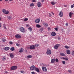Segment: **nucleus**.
Listing matches in <instances>:
<instances>
[{
    "instance_id": "f03ea898",
    "label": "nucleus",
    "mask_w": 74,
    "mask_h": 74,
    "mask_svg": "<svg viewBox=\"0 0 74 74\" xmlns=\"http://www.w3.org/2000/svg\"><path fill=\"white\" fill-rule=\"evenodd\" d=\"M2 12L3 14H5L6 15L9 14V11H8V10L6 11V10L5 9L3 10Z\"/></svg>"
},
{
    "instance_id": "c85d7f7f",
    "label": "nucleus",
    "mask_w": 74,
    "mask_h": 74,
    "mask_svg": "<svg viewBox=\"0 0 74 74\" xmlns=\"http://www.w3.org/2000/svg\"><path fill=\"white\" fill-rule=\"evenodd\" d=\"M34 3H32L30 5V7H33V6H34Z\"/></svg>"
},
{
    "instance_id": "69168bd1",
    "label": "nucleus",
    "mask_w": 74,
    "mask_h": 74,
    "mask_svg": "<svg viewBox=\"0 0 74 74\" xmlns=\"http://www.w3.org/2000/svg\"><path fill=\"white\" fill-rule=\"evenodd\" d=\"M58 40H60V38H58Z\"/></svg>"
},
{
    "instance_id": "774afa93",
    "label": "nucleus",
    "mask_w": 74,
    "mask_h": 74,
    "mask_svg": "<svg viewBox=\"0 0 74 74\" xmlns=\"http://www.w3.org/2000/svg\"><path fill=\"white\" fill-rule=\"evenodd\" d=\"M0 68H1V67H0Z\"/></svg>"
},
{
    "instance_id": "f257e3e1",
    "label": "nucleus",
    "mask_w": 74,
    "mask_h": 74,
    "mask_svg": "<svg viewBox=\"0 0 74 74\" xmlns=\"http://www.w3.org/2000/svg\"><path fill=\"white\" fill-rule=\"evenodd\" d=\"M20 30L22 33H25L26 32V30L25 28L22 27H21L19 28Z\"/></svg>"
},
{
    "instance_id": "7c9ffc66",
    "label": "nucleus",
    "mask_w": 74,
    "mask_h": 74,
    "mask_svg": "<svg viewBox=\"0 0 74 74\" xmlns=\"http://www.w3.org/2000/svg\"><path fill=\"white\" fill-rule=\"evenodd\" d=\"M65 48H66V49H69V48H70V47H68L67 45H66L65 46Z\"/></svg>"
},
{
    "instance_id": "8fccbe9b",
    "label": "nucleus",
    "mask_w": 74,
    "mask_h": 74,
    "mask_svg": "<svg viewBox=\"0 0 74 74\" xmlns=\"http://www.w3.org/2000/svg\"><path fill=\"white\" fill-rule=\"evenodd\" d=\"M4 28L5 29H7V28L5 27V26H4Z\"/></svg>"
},
{
    "instance_id": "5fc2aeb1",
    "label": "nucleus",
    "mask_w": 74,
    "mask_h": 74,
    "mask_svg": "<svg viewBox=\"0 0 74 74\" xmlns=\"http://www.w3.org/2000/svg\"><path fill=\"white\" fill-rule=\"evenodd\" d=\"M62 58L63 59H65V58H64V57H62Z\"/></svg>"
},
{
    "instance_id": "20e7f679",
    "label": "nucleus",
    "mask_w": 74,
    "mask_h": 74,
    "mask_svg": "<svg viewBox=\"0 0 74 74\" xmlns=\"http://www.w3.org/2000/svg\"><path fill=\"white\" fill-rule=\"evenodd\" d=\"M18 67L16 66H13L11 67V70H16Z\"/></svg>"
},
{
    "instance_id": "ea45409f",
    "label": "nucleus",
    "mask_w": 74,
    "mask_h": 74,
    "mask_svg": "<svg viewBox=\"0 0 74 74\" xmlns=\"http://www.w3.org/2000/svg\"><path fill=\"white\" fill-rule=\"evenodd\" d=\"M56 62H58L59 61V60H58V59L56 58Z\"/></svg>"
},
{
    "instance_id": "423d86ee",
    "label": "nucleus",
    "mask_w": 74,
    "mask_h": 74,
    "mask_svg": "<svg viewBox=\"0 0 74 74\" xmlns=\"http://www.w3.org/2000/svg\"><path fill=\"white\" fill-rule=\"evenodd\" d=\"M42 69L43 71H45V72L47 71V68H46L45 67H44V65L42 67Z\"/></svg>"
},
{
    "instance_id": "5701e85b",
    "label": "nucleus",
    "mask_w": 74,
    "mask_h": 74,
    "mask_svg": "<svg viewBox=\"0 0 74 74\" xmlns=\"http://www.w3.org/2000/svg\"><path fill=\"white\" fill-rule=\"evenodd\" d=\"M10 50L12 51H15V48L14 47H12L10 48Z\"/></svg>"
},
{
    "instance_id": "6ab92c4d",
    "label": "nucleus",
    "mask_w": 74,
    "mask_h": 74,
    "mask_svg": "<svg viewBox=\"0 0 74 74\" xmlns=\"http://www.w3.org/2000/svg\"><path fill=\"white\" fill-rule=\"evenodd\" d=\"M2 61H5L6 60V57H5L4 56L2 58Z\"/></svg>"
},
{
    "instance_id": "393cba45",
    "label": "nucleus",
    "mask_w": 74,
    "mask_h": 74,
    "mask_svg": "<svg viewBox=\"0 0 74 74\" xmlns=\"http://www.w3.org/2000/svg\"><path fill=\"white\" fill-rule=\"evenodd\" d=\"M23 48H21V49L19 50V52H23Z\"/></svg>"
},
{
    "instance_id": "f3484780",
    "label": "nucleus",
    "mask_w": 74,
    "mask_h": 74,
    "mask_svg": "<svg viewBox=\"0 0 74 74\" xmlns=\"http://www.w3.org/2000/svg\"><path fill=\"white\" fill-rule=\"evenodd\" d=\"M10 49V47H6L5 48V51H8Z\"/></svg>"
},
{
    "instance_id": "39448f33",
    "label": "nucleus",
    "mask_w": 74,
    "mask_h": 74,
    "mask_svg": "<svg viewBox=\"0 0 74 74\" xmlns=\"http://www.w3.org/2000/svg\"><path fill=\"white\" fill-rule=\"evenodd\" d=\"M36 66L34 65L32 66L30 68V70H35V69H36Z\"/></svg>"
},
{
    "instance_id": "a211bd4d",
    "label": "nucleus",
    "mask_w": 74,
    "mask_h": 74,
    "mask_svg": "<svg viewBox=\"0 0 74 74\" xmlns=\"http://www.w3.org/2000/svg\"><path fill=\"white\" fill-rule=\"evenodd\" d=\"M74 14L71 12H70L69 14V16L70 18H71L72 15H73Z\"/></svg>"
},
{
    "instance_id": "052dcab7",
    "label": "nucleus",
    "mask_w": 74,
    "mask_h": 74,
    "mask_svg": "<svg viewBox=\"0 0 74 74\" xmlns=\"http://www.w3.org/2000/svg\"><path fill=\"white\" fill-rule=\"evenodd\" d=\"M9 1H12V0H9Z\"/></svg>"
},
{
    "instance_id": "603ef678",
    "label": "nucleus",
    "mask_w": 74,
    "mask_h": 74,
    "mask_svg": "<svg viewBox=\"0 0 74 74\" xmlns=\"http://www.w3.org/2000/svg\"><path fill=\"white\" fill-rule=\"evenodd\" d=\"M44 66H45V67H47V65L46 64H45L44 65Z\"/></svg>"
},
{
    "instance_id": "6e6d98bb",
    "label": "nucleus",
    "mask_w": 74,
    "mask_h": 74,
    "mask_svg": "<svg viewBox=\"0 0 74 74\" xmlns=\"http://www.w3.org/2000/svg\"><path fill=\"white\" fill-rule=\"evenodd\" d=\"M52 13L53 14V15H54V13H53V12H52Z\"/></svg>"
},
{
    "instance_id": "a18cd8bd",
    "label": "nucleus",
    "mask_w": 74,
    "mask_h": 74,
    "mask_svg": "<svg viewBox=\"0 0 74 74\" xmlns=\"http://www.w3.org/2000/svg\"><path fill=\"white\" fill-rule=\"evenodd\" d=\"M71 8H73V7H74V6H73V5H72L71 6Z\"/></svg>"
},
{
    "instance_id": "c756f323",
    "label": "nucleus",
    "mask_w": 74,
    "mask_h": 74,
    "mask_svg": "<svg viewBox=\"0 0 74 74\" xmlns=\"http://www.w3.org/2000/svg\"><path fill=\"white\" fill-rule=\"evenodd\" d=\"M35 47H36V48H37V47H38L39 46V45H38V44H35Z\"/></svg>"
},
{
    "instance_id": "7ed1b4c3",
    "label": "nucleus",
    "mask_w": 74,
    "mask_h": 74,
    "mask_svg": "<svg viewBox=\"0 0 74 74\" xmlns=\"http://www.w3.org/2000/svg\"><path fill=\"white\" fill-rule=\"evenodd\" d=\"M46 53L48 54V55H51V50L49 49H47Z\"/></svg>"
},
{
    "instance_id": "2f4dec72",
    "label": "nucleus",
    "mask_w": 74,
    "mask_h": 74,
    "mask_svg": "<svg viewBox=\"0 0 74 74\" xmlns=\"http://www.w3.org/2000/svg\"><path fill=\"white\" fill-rule=\"evenodd\" d=\"M28 29L30 31L32 32V28L29 27L28 28Z\"/></svg>"
},
{
    "instance_id": "c03bdc74",
    "label": "nucleus",
    "mask_w": 74,
    "mask_h": 74,
    "mask_svg": "<svg viewBox=\"0 0 74 74\" xmlns=\"http://www.w3.org/2000/svg\"><path fill=\"white\" fill-rule=\"evenodd\" d=\"M31 73L32 74H35L36 73H35V72H31Z\"/></svg>"
},
{
    "instance_id": "aec40b11",
    "label": "nucleus",
    "mask_w": 74,
    "mask_h": 74,
    "mask_svg": "<svg viewBox=\"0 0 74 74\" xmlns=\"http://www.w3.org/2000/svg\"><path fill=\"white\" fill-rule=\"evenodd\" d=\"M55 60L54 59H51V63H55Z\"/></svg>"
},
{
    "instance_id": "f704fd0d",
    "label": "nucleus",
    "mask_w": 74,
    "mask_h": 74,
    "mask_svg": "<svg viewBox=\"0 0 74 74\" xmlns=\"http://www.w3.org/2000/svg\"><path fill=\"white\" fill-rule=\"evenodd\" d=\"M2 40V41H3V42H5V41H6V40L5 39H4V38H3Z\"/></svg>"
},
{
    "instance_id": "a19ab883",
    "label": "nucleus",
    "mask_w": 74,
    "mask_h": 74,
    "mask_svg": "<svg viewBox=\"0 0 74 74\" xmlns=\"http://www.w3.org/2000/svg\"><path fill=\"white\" fill-rule=\"evenodd\" d=\"M8 19L9 20L10 19H11V18H12V17L11 16H9L8 17Z\"/></svg>"
},
{
    "instance_id": "b1692460",
    "label": "nucleus",
    "mask_w": 74,
    "mask_h": 74,
    "mask_svg": "<svg viewBox=\"0 0 74 74\" xmlns=\"http://www.w3.org/2000/svg\"><path fill=\"white\" fill-rule=\"evenodd\" d=\"M27 58L29 59H30V58H32V56L31 55H29L27 56Z\"/></svg>"
},
{
    "instance_id": "bf43d9fd",
    "label": "nucleus",
    "mask_w": 74,
    "mask_h": 74,
    "mask_svg": "<svg viewBox=\"0 0 74 74\" xmlns=\"http://www.w3.org/2000/svg\"><path fill=\"white\" fill-rule=\"evenodd\" d=\"M1 20V17H0V21Z\"/></svg>"
},
{
    "instance_id": "2eb2a0df",
    "label": "nucleus",
    "mask_w": 74,
    "mask_h": 74,
    "mask_svg": "<svg viewBox=\"0 0 74 74\" xmlns=\"http://www.w3.org/2000/svg\"><path fill=\"white\" fill-rule=\"evenodd\" d=\"M37 6L38 7H40L41 6V3L40 2H38L37 3Z\"/></svg>"
},
{
    "instance_id": "1a4fd4ad",
    "label": "nucleus",
    "mask_w": 74,
    "mask_h": 74,
    "mask_svg": "<svg viewBox=\"0 0 74 74\" xmlns=\"http://www.w3.org/2000/svg\"><path fill=\"white\" fill-rule=\"evenodd\" d=\"M30 49H35V46L34 45H32L30 46Z\"/></svg>"
},
{
    "instance_id": "a878e982",
    "label": "nucleus",
    "mask_w": 74,
    "mask_h": 74,
    "mask_svg": "<svg viewBox=\"0 0 74 74\" xmlns=\"http://www.w3.org/2000/svg\"><path fill=\"white\" fill-rule=\"evenodd\" d=\"M71 55L72 56H74V51L73 50L71 52Z\"/></svg>"
},
{
    "instance_id": "473e14b6",
    "label": "nucleus",
    "mask_w": 74,
    "mask_h": 74,
    "mask_svg": "<svg viewBox=\"0 0 74 74\" xmlns=\"http://www.w3.org/2000/svg\"><path fill=\"white\" fill-rule=\"evenodd\" d=\"M27 20H28V19L27 18H25L24 19V22H25L27 21Z\"/></svg>"
},
{
    "instance_id": "9b49d317",
    "label": "nucleus",
    "mask_w": 74,
    "mask_h": 74,
    "mask_svg": "<svg viewBox=\"0 0 74 74\" xmlns=\"http://www.w3.org/2000/svg\"><path fill=\"white\" fill-rule=\"evenodd\" d=\"M43 24L44 26L45 27H48V24L45 23H43Z\"/></svg>"
},
{
    "instance_id": "0eeeda50",
    "label": "nucleus",
    "mask_w": 74,
    "mask_h": 74,
    "mask_svg": "<svg viewBox=\"0 0 74 74\" xmlns=\"http://www.w3.org/2000/svg\"><path fill=\"white\" fill-rule=\"evenodd\" d=\"M60 44H57L56 45L54 46V48L56 49H57L58 48V47H60Z\"/></svg>"
},
{
    "instance_id": "864d4df0",
    "label": "nucleus",
    "mask_w": 74,
    "mask_h": 74,
    "mask_svg": "<svg viewBox=\"0 0 74 74\" xmlns=\"http://www.w3.org/2000/svg\"><path fill=\"white\" fill-rule=\"evenodd\" d=\"M1 27V24L0 23V27Z\"/></svg>"
},
{
    "instance_id": "e433bc0d",
    "label": "nucleus",
    "mask_w": 74,
    "mask_h": 74,
    "mask_svg": "<svg viewBox=\"0 0 74 74\" xmlns=\"http://www.w3.org/2000/svg\"><path fill=\"white\" fill-rule=\"evenodd\" d=\"M68 59L69 58H68L67 57L65 58V60H68Z\"/></svg>"
},
{
    "instance_id": "72a5a7b5",
    "label": "nucleus",
    "mask_w": 74,
    "mask_h": 74,
    "mask_svg": "<svg viewBox=\"0 0 74 74\" xmlns=\"http://www.w3.org/2000/svg\"><path fill=\"white\" fill-rule=\"evenodd\" d=\"M68 72L69 73H72V71L71 70H69L68 71Z\"/></svg>"
},
{
    "instance_id": "de8ad7c7",
    "label": "nucleus",
    "mask_w": 74,
    "mask_h": 74,
    "mask_svg": "<svg viewBox=\"0 0 74 74\" xmlns=\"http://www.w3.org/2000/svg\"><path fill=\"white\" fill-rule=\"evenodd\" d=\"M49 16L50 17H51V16H52V15H51V14L50 13H49Z\"/></svg>"
},
{
    "instance_id": "4be33fe9",
    "label": "nucleus",
    "mask_w": 74,
    "mask_h": 74,
    "mask_svg": "<svg viewBox=\"0 0 74 74\" xmlns=\"http://www.w3.org/2000/svg\"><path fill=\"white\" fill-rule=\"evenodd\" d=\"M36 26L37 27H38V28H39V27H41V26L39 24H36Z\"/></svg>"
},
{
    "instance_id": "e2e57ef3",
    "label": "nucleus",
    "mask_w": 74,
    "mask_h": 74,
    "mask_svg": "<svg viewBox=\"0 0 74 74\" xmlns=\"http://www.w3.org/2000/svg\"><path fill=\"white\" fill-rule=\"evenodd\" d=\"M3 0H0V1H2Z\"/></svg>"
},
{
    "instance_id": "338daca9",
    "label": "nucleus",
    "mask_w": 74,
    "mask_h": 74,
    "mask_svg": "<svg viewBox=\"0 0 74 74\" xmlns=\"http://www.w3.org/2000/svg\"><path fill=\"white\" fill-rule=\"evenodd\" d=\"M73 6L74 7V4H73Z\"/></svg>"
},
{
    "instance_id": "412c9836",
    "label": "nucleus",
    "mask_w": 74,
    "mask_h": 74,
    "mask_svg": "<svg viewBox=\"0 0 74 74\" xmlns=\"http://www.w3.org/2000/svg\"><path fill=\"white\" fill-rule=\"evenodd\" d=\"M60 55L61 56H65V54L62 53H60Z\"/></svg>"
},
{
    "instance_id": "58836bf2",
    "label": "nucleus",
    "mask_w": 74,
    "mask_h": 74,
    "mask_svg": "<svg viewBox=\"0 0 74 74\" xmlns=\"http://www.w3.org/2000/svg\"><path fill=\"white\" fill-rule=\"evenodd\" d=\"M21 73H25V71H20Z\"/></svg>"
},
{
    "instance_id": "4d7b16f0",
    "label": "nucleus",
    "mask_w": 74,
    "mask_h": 74,
    "mask_svg": "<svg viewBox=\"0 0 74 74\" xmlns=\"http://www.w3.org/2000/svg\"><path fill=\"white\" fill-rule=\"evenodd\" d=\"M5 1H8V0H4Z\"/></svg>"
},
{
    "instance_id": "3c124183",
    "label": "nucleus",
    "mask_w": 74,
    "mask_h": 74,
    "mask_svg": "<svg viewBox=\"0 0 74 74\" xmlns=\"http://www.w3.org/2000/svg\"><path fill=\"white\" fill-rule=\"evenodd\" d=\"M66 26H68V23H66Z\"/></svg>"
},
{
    "instance_id": "13d9d810",
    "label": "nucleus",
    "mask_w": 74,
    "mask_h": 74,
    "mask_svg": "<svg viewBox=\"0 0 74 74\" xmlns=\"http://www.w3.org/2000/svg\"><path fill=\"white\" fill-rule=\"evenodd\" d=\"M41 1L42 2H44V0H41Z\"/></svg>"
},
{
    "instance_id": "4c0bfd02",
    "label": "nucleus",
    "mask_w": 74,
    "mask_h": 74,
    "mask_svg": "<svg viewBox=\"0 0 74 74\" xmlns=\"http://www.w3.org/2000/svg\"><path fill=\"white\" fill-rule=\"evenodd\" d=\"M62 63H63V64H65V61H62Z\"/></svg>"
},
{
    "instance_id": "4468645a",
    "label": "nucleus",
    "mask_w": 74,
    "mask_h": 74,
    "mask_svg": "<svg viewBox=\"0 0 74 74\" xmlns=\"http://www.w3.org/2000/svg\"><path fill=\"white\" fill-rule=\"evenodd\" d=\"M35 70L38 73H39L40 72V70H39V69H38V68H35Z\"/></svg>"
},
{
    "instance_id": "f8f14e48",
    "label": "nucleus",
    "mask_w": 74,
    "mask_h": 74,
    "mask_svg": "<svg viewBox=\"0 0 74 74\" xmlns=\"http://www.w3.org/2000/svg\"><path fill=\"white\" fill-rule=\"evenodd\" d=\"M66 53L68 55H70V53H71V52H70V51L69 50L67 49L66 50Z\"/></svg>"
},
{
    "instance_id": "0e129e2a",
    "label": "nucleus",
    "mask_w": 74,
    "mask_h": 74,
    "mask_svg": "<svg viewBox=\"0 0 74 74\" xmlns=\"http://www.w3.org/2000/svg\"><path fill=\"white\" fill-rule=\"evenodd\" d=\"M50 29V28L49 27L48 28V29Z\"/></svg>"
},
{
    "instance_id": "dca6fc26",
    "label": "nucleus",
    "mask_w": 74,
    "mask_h": 74,
    "mask_svg": "<svg viewBox=\"0 0 74 74\" xmlns=\"http://www.w3.org/2000/svg\"><path fill=\"white\" fill-rule=\"evenodd\" d=\"M51 35L53 36H56V33L52 32L51 34Z\"/></svg>"
},
{
    "instance_id": "c9c22d12",
    "label": "nucleus",
    "mask_w": 74,
    "mask_h": 74,
    "mask_svg": "<svg viewBox=\"0 0 74 74\" xmlns=\"http://www.w3.org/2000/svg\"><path fill=\"white\" fill-rule=\"evenodd\" d=\"M16 45L17 46V47H19L20 46V45L18 43H16Z\"/></svg>"
},
{
    "instance_id": "bb28decb",
    "label": "nucleus",
    "mask_w": 74,
    "mask_h": 74,
    "mask_svg": "<svg viewBox=\"0 0 74 74\" xmlns=\"http://www.w3.org/2000/svg\"><path fill=\"white\" fill-rule=\"evenodd\" d=\"M10 56L11 58H12L14 57V55L12 53L10 54Z\"/></svg>"
},
{
    "instance_id": "ddd939ff",
    "label": "nucleus",
    "mask_w": 74,
    "mask_h": 74,
    "mask_svg": "<svg viewBox=\"0 0 74 74\" xmlns=\"http://www.w3.org/2000/svg\"><path fill=\"white\" fill-rule=\"evenodd\" d=\"M59 15L60 17H62L63 16V14L62 12L61 11L60 12Z\"/></svg>"
},
{
    "instance_id": "cd10ccee",
    "label": "nucleus",
    "mask_w": 74,
    "mask_h": 74,
    "mask_svg": "<svg viewBox=\"0 0 74 74\" xmlns=\"http://www.w3.org/2000/svg\"><path fill=\"white\" fill-rule=\"evenodd\" d=\"M51 4H52V5H54V4H56V3H55V2H51Z\"/></svg>"
},
{
    "instance_id": "49530a36",
    "label": "nucleus",
    "mask_w": 74,
    "mask_h": 74,
    "mask_svg": "<svg viewBox=\"0 0 74 74\" xmlns=\"http://www.w3.org/2000/svg\"><path fill=\"white\" fill-rule=\"evenodd\" d=\"M55 29L56 30V31H58V28H55Z\"/></svg>"
},
{
    "instance_id": "37998d69",
    "label": "nucleus",
    "mask_w": 74,
    "mask_h": 74,
    "mask_svg": "<svg viewBox=\"0 0 74 74\" xmlns=\"http://www.w3.org/2000/svg\"><path fill=\"white\" fill-rule=\"evenodd\" d=\"M9 43H10V44H11V45H12V44H13V43L12 42H9Z\"/></svg>"
},
{
    "instance_id": "680f3d73",
    "label": "nucleus",
    "mask_w": 74,
    "mask_h": 74,
    "mask_svg": "<svg viewBox=\"0 0 74 74\" xmlns=\"http://www.w3.org/2000/svg\"><path fill=\"white\" fill-rule=\"evenodd\" d=\"M5 73H7V72L5 71Z\"/></svg>"
},
{
    "instance_id": "6e6552de",
    "label": "nucleus",
    "mask_w": 74,
    "mask_h": 74,
    "mask_svg": "<svg viewBox=\"0 0 74 74\" xmlns=\"http://www.w3.org/2000/svg\"><path fill=\"white\" fill-rule=\"evenodd\" d=\"M15 37L16 38H20L21 37V36L19 34H17L15 36Z\"/></svg>"
},
{
    "instance_id": "9d476101",
    "label": "nucleus",
    "mask_w": 74,
    "mask_h": 74,
    "mask_svg": "<svg viewBox=\"0 0 74 74\" xmlns=\"http://www.w3.org/2000/svg\"><path fill=\"white\" fill-rule=\"evenodd\" d=\"M40 19L39 18L38 19H36L35 20V22L37 23H38L40 22Z\"/></svg>"
},
{
    "instance_id": "79ce46f5",
    "label": "nucleus",
    "mask_w": 74,
    "mask_h": 74,
    "mask_svg": "<svg viewBox=\"0 0 74 74\" xmlns=\"http://www.w3.org/2000/svg\"><path fill=\"white\" fill-rule=\"evenodd\" d=\"M44 30V28H41L40 29V30L41 31H42Z\"/></svg>"
},
{
    "instance_id": "09e8293b",
    "label": "nucleus",
    "mask_w": 74,
    "mask_h": 74,
    "mask_svg": "<svg viewBox=\"0 0 74 74\" xmlns=\"http://www.w3.org/2000/svg\"><path fill=\"white\" fill-rule=\"evenodd\" d=\"M32 1L33 2H36V0H33Z\"/></svg>"
}]
</instances>
